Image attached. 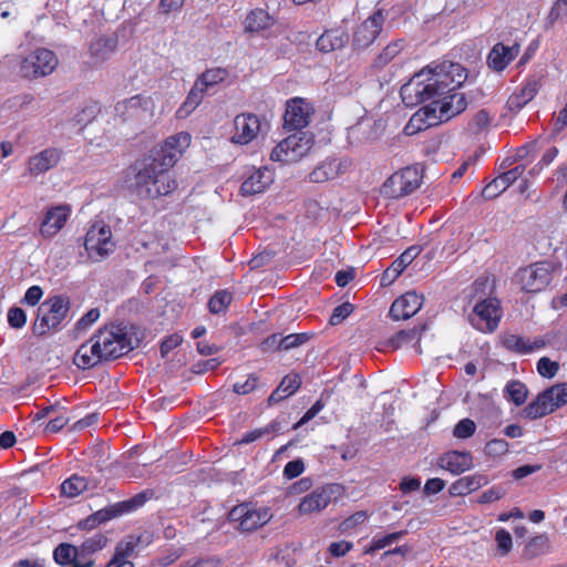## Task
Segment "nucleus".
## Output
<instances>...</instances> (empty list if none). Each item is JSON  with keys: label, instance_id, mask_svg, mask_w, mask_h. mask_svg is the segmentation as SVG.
<instances>
[{"label": "nucleus", "instance_id": "8fccbe9b", "mask_svg": "<svg viewBox=\"0 0 567 567\" xmlns=\"http://www.w3.org/2000/svg\"><path fill=\"white\" fill-rule=\"evenodd\" d=\"M107 544V537L101 533L86 538L82 545L81 550L83 554H93L103 549Z\"/></svg>", "mask_w": 567, "mask_h": 567}, {"label": "nucleus", "instance_id": "a878e982", "mask_svg": "<svg viewBox=\"0 0 567 567\" xmlns=\"http://www.w3.org/2000/svg\"><path fill=\"white\" fill-rule=\"evenodd\" d=\"M421 246H410L383 272L382 281L393 282L403 270L421 254Z\"/></svg>", "mask_w": 567, "mask_h": 567}, {"label": "nucleus", "instance_id": "c756f323", "mask_svg": "<svg viewBox=\"0 0 567 567\" xmlns=\"http://www.w3.org/2000/svg\"><path fill=\"white\" fill-rule=\"evenodd\" d=\"M488 483L487 476L484 474H472L460 477L450 486V494L453 496H464L477 491Z\"/></svg>", "mask_w": 567, "mask_h": 567}, {"label": "nucleus", "instance_id": "5fc2aeb1", "mask_svg": "<svg viewBox=\"0 0 567 567\" xmlns=\"http://www.w3.org/2000/svg\"><path fill=\"white\" fill-rule=\"evenodd\" d=\"M259 385V377L256 373H250L245 382H236L233 385V391L239 395H246L254 392Z\"/></svg>", "mask_w": 567, "mask_h": 567}, {"label": "nucleus", "instance_id": "f3484780", "mask_svg": "<svg viewBox=\"0 0 567 567\" xmlns=\"http://www.w3.org/2000/svg\"><path fill=\"white\" fill-rule=\"evenodd\" d=\"M449 120V115L445 113L440 115L437 111V103H430L421 110H419L409 121L404 127V132L408 135H412L419 131L426 130L427 127L435 126L442 122Z\"/></svg>", "mask_w": 567, "mask_h": 567}, {"label": "nucleus", "instance_id": "ddd939ff", "mask_svg": "<svg viewBox=\"0 0 567 567\" xmlns=\"http://www.w3.org/2000/svg\"><path fill=\"white\" fill-rule=\"evenodd\" d=\"M267 126L268 123L266 121L262 123L258 115L249 112L240 113L234 118L230 141L234 144L247 145L255 141Z\"/></svg>", "mask_w": 567, "mask_h": 567}, {"label": "nucleus", "instance_id": "6e6552de", "mask_svg": "<svg viewBox=\"0 0 567 567\" xmlns=\"http://www.w3.org/2000/svg\"><path fill=\"white\" fill-rule=\"evenodd\" d=\"M312 138L307 133L291 134L282 140L270 153V159L280 163H292L302 158L312 147Z\"/></svg>", "mask_w": 567, "mask_h": 567}, {"label": "nucleus", "instance_id": "f8f14e48", "mask_svg": "<svg viewBox=\"0 0 567 567\" xmlns=\"http://www.w3.org/2000/svg\"><path fill=\"white\" fill-rule=\"evenodd\" d=\"M384 20L383 10L378 9L358 24L352 32L353 50L360 51L372 45L383 30Z\"/></svg>", "mask_w": 567, "mask_h": 567}, {"label": "nucleus", "instance_id": "bf43d9fd", "mask_svg": "<svg viewBox=\"0 0 567 567\" xmlns=\"http://www.w3.org/2000/svg\"><path fill=\"white\" fill-rule=\"evenodd\" d=\"M559 370V364L556 361H551L547 357H542L537 362L538 373L547 379H551L556 375Z\"/></svg>", "mask_w": 567, "mask_h": 567}, {"label": "nucleus", "instance_id": "dca6fc26", "mask_svg": "<svg viewBox=\"0 0 567 567\" xmlns=\"http://www.w3.org/2000/svg\"><path fill=\"white\" fill-rule=\"evenodd\" d=\"M155 103L152 96L136 94L115 104V114L123 121L140 118L142 116H152Z\"/></svg>", "mask_w": 567, "mask_h": 567}, {"label": "nucleus", "instance_id": "338daca9", "mask_svg": "<svg viewBox=\"0 0 567 567\" xmlns=\"http://www.w3.org/2000/svg\"><path fill=\"white\" fill-rule=\"evenodd\" d=\"M305 472V464L302 460L289 461L284 467V476L288 480L296 478Z\"/></svg>", "mask_w": 567, "mask_h": 567}, {"label": "nucleus", "instance_id": "a18cd8bd", "mask_svg": "<svg viewBox=\"0 0 567 567\" xmlns=\"http://www.w3.org/2000/svg\"><path fill=\"white\" fill-rule=\"evenodd\" d=\"M491 114L485 109H482L468 122L467 130L473 134H480L491 125Z\"/></svg>", "mask_w": 567, "mask_h": 567}, {"label": "nucleus", "instance_id": "69168bd1", "mask_svg": "<svg viewBox=\"0 0 567 567\" xmlns=\"http://www.w3.org/2000/svg\"><path fill=\"white\" fill-rule=\"evenodd\" d=\"M353 548V544L348 540H340L331 543L328 547V551L332 557L340 558L344 557Z\"/></svg>", "mask_w": 567, "mask_h": 567}, {"label": "nucleus", "instance_id": "9b49d317", "mask_svg": "<svg viewBox=\"0 0 567 567\" xmlns=\"http://www.w3.org/2000/svg\"><path fill=\"white\" fill-rule=\"evenodd\" d=\"M84 247L93 261L106 258L115 249L112 230L109 225H93L85 235Z\"/></svg>", "mask_w": 567, "mask_h": 567}, {"label": "nucleus", "instance_id": "2eb2a0df", "mask_svg": "<svg viewBox=\"0 0 567 567\" xmlns=\"http://www.w3.org/2000/svg\"><path fill=\"white\" fill-rule=\"evenodd\" d=\"M339 488L337 484H326L317 487L301 498L297 508L298 513L300 515H310L323 511L332 501L333 495L339 492Z\"/></svg>", "mask_w": 567, "mask_h": 567}, {"label": "nucleus", "instance_id": "79ce46f5", "mask_svg": "<svg viewBox=\"0 0 567 567\" xmlns=\"http://www.w3.org/2000/svg\"><path fill=\"white\" fill-rule=\"evenodd\" d=\"M233 301V295L228 290L216 291L208 300V309L212 313L218 315L226 311Z\"/></svg>", "mask_w": 567, "mask_h": 567}, {"label": "nucleus", "instance_id": "7c9ffc66", "mask_svg": "<svg viewBox=\"0 0 567 567\" xmlns=\"http://www.w3.org/2000/svg\"><path fill=\"white\" fill-rule=\"evenodd\" d=\"M457 90L443 94L442 100L439 99L437 111L440 115L446 113L449 120L466 109V100L463 94L456 92Z\"/></svg>", "mask_w": 567, "mask_h": 567}, {"label": "nucleus", "instance_id": "c03bdc74", "mask_svg": "<svg viewBox=\"0 0 567 567\" xmlns=\"http://www.w3.org/2000/svg\"><path fill=\"white\" fill-rule=\"evenodd\" d=\"M555 411L567 403V383H559L545 390Z\"/></svg>", "mask_w": 567, "mask_h": 567}, {"label": "nucleus", "instance_id": "de8ad7c7", "mask_svg": "<svg viewBox=\"0 0 567 567\" xmlns=\"http://www.w3.org/2000/svg\"><path fill=\"white\" fill-rule=\"evenodd\" d=\"M540 87V78L532 75L524 81L523 86L517 91L524 99L527 100V102H530L536 96Z\"/></svg>", "mask_w": 567, "mask_h": 567}, {"label": "nucleus", "instance_id": "aec40b11", "mask_svg": "<svg viewBox=\"0 0 567 567\" xmlns=\"http://www.w3.org/2000/svg\"><path fill=\"white\" fill-rule=\"evenodd\" d=\"M423 296L409 291L396 298L390 308V317L395 320H408L422 308Z\"/></svg>", "mask_w": 567, "mask_h": 567}, {"label": "nucleus", "instance_id": "72a5a7b5", "mask_svg": "<svg viewBox=\"0 0 567 567\" xmlns=\"http://www.w3.org/2000/svg\"><path fill=\"white\" fill-rule=\"evenodd\" d=\"M405 41L403 39H396L385 45L381 52L374 58L372 68L375 70L384 69L391 63L403 50Z\"/></svg>", "mask_w": 567, "mask_h": 567}, {"label": "nucleus", "instance_id": "0e129e2a", "mask_svg": "<svg viewBox=\"0 0 567 567\" xmlns=\"http://www.w3.org/2000/svg\"><path fill=\"white\" fill-rule=\"evenodd\" d=\"M99 112H100V107H99L97 103H91V104L86 105L85 107H83L81 110V112H79L76 114V122L79 124L86 125L90 122H92L93 118H95V116L97 115Z\"/></svg>", "mask_w": 567, "mask_h": 567}, {"label": "nucleus", "instance_id": "7ed1b4c3", "mask_svg": "<svg viewBox=\"0 0 567 567\" xmlns=\"http://www.w3.org/2000/svg\"><path fill=\"white\" fill-rule=\"evenodd\" d=\"M70 308V300L65 296L47 298L37 309L35 319L31 324L32 334L42 338L62 330Z\"/></svg>", "mask_w": 567, "mask_h": 567}, {"label": "nucleus", "instance_id": "37998d69", "mask_svg": "<svg viewBox=\"0 0 567 567\" xmlns=\"http://www.w3.org/2000/svg\"><path fill=\"white\" fill-rule=\"evenodd\" d=\"M227 75H228V72L226 69L215 68V69L206 70L204 73H202L198 76V79L196 81L204 89L208 90L210 86H214V85L219 84L223 81H225Z\"/></svg>", "mask_w": 567, "mask_h": 567}, {"label": "nucleus", "instance_id": "473e14b6", "mask_svg": "<svg viewBox=\"0 0 567 567\" xmlns=\"http://www.w3.org/2000/svg\"><path fill=\"white\" fill-rule=\"evenodd\" d=\"M553 408L545 391L540 392L534 401L524 408V415L529 420H536L553 413Z\"/></svg>", "mask_w": 567, "mask_h": 567}, {"label": "nucleus", "instance_id": "49530a36", "mask_svg": "<svg viewBox=\"0 0 567 567\" xmlns=\"http://www.w3.org/2000/svg\"><path fill=\"white\" fill-rule=\"evenodd\" d=\"M279 424L277 422H271L265 427L255 429L249 431L243 435V437L238 441V444H249L252 443L266 434L275 433L278 431Z\"/></svg>", "mask_w": 567, "mask_h": 567}, {"label": "nucleus", "instance_id": "a211bd4d", "mask_svg": "<svg viewBox=\"0 0 567 567\" xmlns=\"http://www.w3.org/2000/svg\"><path fill=\"white\" fill-rule=\"evenodd\" d=\"M71 215L69 205H56L47 209L40 224L39 233L45 238L54 237L66 224Z\"/></svg>", "mask_w": 567, "mask_h": 567}, {"label": "nucleus", "instance_id": "2f4dec72", "mask_svg": "<svg viewBox=\"0 0 567 567\" xmlns=\"http://www.w3.org/2000/svg\"><path fill=\"white\" fill-rule=\"evenodd\" d=\"M78 548L71 544H60L53 551L54 561L61 566L71 565V567H92L94 561L81 563L76 559Z\"/></svg>", "mask_w": 567, "mask_h": 567}, {"label": "nucleus", "instance_id": "e433bc0d", "mask_svg": "<svg viewBox=\"0 0 567 567\" xmlns=\"http://www.w3.org/2000/svg\"><path fill=\"white\" fill-rule=\"evenodd\" d=\"M206 91L207 90L199 85V83L196 81L188 95L186 96L185 102L177 110V115L179 117H184L193 112L202 103Z\"/></svg>", "mask_w": 567, "mask_h": 567}, {"label": "nucleus", "instance_id": "6ab92c4d", "mask_svg": "<svg viewBox=\"0 0 567 567\" xmlns=\"http://www.w3.org/2000/svg\"><path fill=\"white\" fill-rule=\"evenodd\" d=\"M103 362L106 360L94 334L78 348L73 357V363L81 370L92 369Z\"/></svg>", "mask_w": 567, "mask_h": 567}, {"label": "nucleus", "instance_id": "393cba45", "mask_svg": "<svg viewBox=\"0 0 567 567\" xmlns=\"http://www.w3.org/2000/svg\"><path fill=\"white\" fill-rule=\"evenodd\" d=\"M439 465L457 475L473 466V456L470 452L450 451L440 457Z\"/></svg>", "mask_w": 567, "mask_h": 567}, {"label": "nucleus", "instance_id": "bb28decb", "mask_svg": "<svg viewBox=\"0 0 567 567\" xmlns=\"http://www.w3.org/2000/svg\"><path fill=\"white\" fill-rule=\"evenodd\" d=\"M272 173L267 167L256 169L243 182L240 192L244 196L262 193L272 183Z\"/></svg>", "mask_w": 567, "mask_h": 567}, {"label": "nucleus", "instance_id": "c9c22d12", "mask_svg": "<svg viewBox=\"0 0 567 567\" xmlns=\"http://www.w3.org/2000/svg\"><path fill=\"white\" fill-rule=\"evenodd\" d=\"M272 24V18L267 10L255 9L251 10L246 17V31L258 32L265 30Z\"/></svg>", "mask_w": 567, "mask_h": 567}, {"label": "nucleus", "instance_id": "09e8293b", "mask_svg": "<svg viewBox=\"0 0 567 567\" xmlns=\"http://www.w3.org/2000/svg\"><path fill=\"white\" fill-rule=\"evenodd\" d=\"M509 444L504 439H493L485 444L484 453L491 457H501L507 454Z\"/></svg>", "mask_w": 567, "mask_h": 567}, {"label": "nucleus", "instance_id": "39448f33", "mask_svg": "<svg viewBox=\"0 0 567 567\" xmlns=\"http://www.w3.org/2000/svg\"><path fill=\"white\" fill-rule=\"evenodd\" d=\"M423 174L416 165L405 166L391 176L380 187L384 198L401 199L414 193L422 184Z\"/></svg>", "mask_w": 567, "mask_h": 567}, {"label": "nucleus", "instance_id": "5701e85b", "mask_svg": "<svg viewBox=\"0 0 567 567\" xmlns=\"http://www.w3.org/2000/svg\"><path fill=\"white\" fill-rule=\"evenodd\" d=\"M62 152L59 148L50 147L41 151L28 161V171L32 176H39L58 165Z\"/></svg>", "mask_w": 567, "mask_h": 567}, {"label": "nucleus", "instance_id": "052dcab7", "mask_svg": "<svg viewBox=\"0 0 567 567\" xmlns=\"http://www.w3.org/2000/svg\"><path fill=\"white\" fill-rule=\"evenodd\" d=\"M352 311L353 305L350 302H344L337 306L329 318V323L331 326L340 324L344 319H347L351 315Z\"/></svg>", "mask_w": 567, "mask_h": 567}, {"label": "nucleus", "instance_id": "c85d7f7f", "mask_svg": "<svg viewBox=\"0 0 567 567\" xmlns=\"http://www.w3.org/2000/svg\"><path fill=\"white\" fill-rule=\"evenodd\" d=\"M301 386V378L298 373L287 374L282 378L279 385L268 398V405H275L282 400L295 394Z\"/></svg>", "mask_w": 567, "mask_h": 567}, {"label": "nucleus", "instance_id": "20e7f679", "mask_svg": "<svg viewBox=\"0 0 567 567\" xmlns=\"http://www.w3.org/2000/svg\"><path fill=\"white\" fill-rule=\"evenodd\" d=\"M274 514L268 506H258L252 502H244L234 506L228 513V520L241 534H251L267 525Z\"/></svg>", "mask_w": 567, "mask_h": 567}, {"label": "nucleus", "instance_id": "ea45409f", "mask_svg": "<svg viewBox=\"0 0 567 567\" xmlns=\"http://www.w3.org/2000/svg\"><path fill=\"white\" fill-rule=\"evenodd\" d=\"M408 534V530L406 529H402V530H399V532H393V533H390V534H386L382 537H373L370 545L368 547L364 548V554L365 555H373L375 551L380 550V549H383L388 546H390L391 544L400 540L401 538H403L405 535Z\"/></svg>", "mask_w": 567, "mask_h": 567}, {"label": "nucleus", "instance_id": "3c124183", "mask_svg": "<svg viewBox=\"0 0 567 567\" xmlns=\"http://www.w3.org/2000/svg\"><path fill=\"white\" fill-rule=\"evenodd\" d=\"M546 546L547 537L543 535L533 537L525 546L524 555L527 558H534L536 556L544 554Z\"/></svg>", "mask_w": 567, "mask_h": 567}, {"label": "nucleus", "instance_id": "774afa93", "mask_svg": "<svg viewBox=\"0 0 567 567\" xmlns=\"http://www.w3.org/2000/svg\"><path fill=\"white\" fill-rule=\"evenodd\" d=\"M567 14V2H554L547 17L546 25L551 27L558 19Z\"/></svg>", "mask_w": 567, "mask_h": 567}, {"label": "nucleus", "instance_id": "423d86ee", "mask_svg": "<svg viewBox=\"0 0 567 567\" xmlns=\"http://www.w3.org/2000/svg\"><path fill=\"white\" fill-rule=\"evenodd\" d=\"M104 354V360H116L133 350L130 336L120 324L105 326L94 333Z\"/></svg>", "mask_w": 567, "mask_h": 567}, {"label": "nucleus", "instance_id": "4d7b16f0", "mask_svg": "<svg viewBox=\"0 0 567 567\" xmlns=\"http://www.w3.org/2000/svg\"><path fill=\"white\" fill-rule=\"evenodd\" d=\"M475 430V422L468 417H465L454 426L453 435L457 439H468L473 436Z\"/></svg>", "mask_w": 567, "mask_h": 567}, {"label": "nucleus", "instance_id": "cd10ccee", "mask_svg": "<svg viewBox=\"0 0 567 567\" xmlns=\"http://www.w3.org/2000/svg\"><path fill=\"white\" fill-rule=\"evenodd\" d=\"M349 41V35L342 28L326 30L317 40L316 45L320 52L329 53L342 49Z\"/></svg>", "mask_w": 567, "mask_h": 567}, {"label": "nucleus", "instance_id": "864d4df0", "mask_svg": "<svg viewBox=\"0 0 567 567\" xmlns=\"http://www.w3.org/2000/svg\"><path fill=\"white\" fill-rule=\"evenodd\" d=\"M416 338V331L412 330H400L388 340V346L392 350L401 348L403 344L413 341Z\"/></svg>", "mask_w": 567, "mask_h": 567}, {"label": "nucleus", "instance_id": "412c9836", "mask_svg": "<svg viewBox=\"0 0 567 567\" xmlns=\"http://www.w3.org/2000/svg\"><path fill=\"white\" fill-rule=\"evenodd\" d=\"M519 44L514 43L511 47L505 45L502 42L496 43L487 55V65L496 71H504L509 63L518 55Z\"/></svg>", "mask_w": 567, "mask_h": 567}, {"label": "nucleus", "instance_id": "603ef678", "mask_svg": "<svg viewBox=\"0 0 567 567\" xmlns=\"http://www.w3.org/2000/svg\"><path fill=\"white\" fill-rule=\"evenodd\" d=\"M499 556H506L513 547V538L508 530L501 528L495 534Z\"/></svg>", "mask_w": 567, "mask_h": 567}, {"label": "nucleus", "instance_id": "b1692460", "mask_svg": "<svg viewBox=\"0 0 567 567\" xmlns=\"http://www.w3.org/2000/svg\"><path fill=\"white\" fill-rule=\"evenodd\" d=\"M349 166L347 159L328 158L320 163L310 174L309 179L312 183H324L337 178Z\"/></svg>", "mask_w": 567, "mask_h": 567}, {"label": "nucleus", "instance_id": "f704fd0d", "mask_svg": "<svg viewBox=\"0 0 567 567\" xmlns=\"http://www.w3.org/2000/svg\"><path fill=\"white\" fill-rule=\"evenodd\" d=\"M89 488V481L84 476L78 474L71 475L63 481L60 486L61 495L68 498H74Z\"/></svg>", "mask_w": 567, "mask_h": 567}, {"label": "nucleus", "instance_id": "f03ea898", "mask_svg": "<svg viewBox=\"0 0 567 567\" xmlns=\"http://www.w3.org/2000/svg\"><path fill=\"white\" fill-rule=\"evenodd\" d=\"M467 78L458 63L444 62L435 68H424L401 86L402 102L410 107L430 101L437 103L445 93L460 89Z\"/></svg>", "mask_w": 567, "mask_h": 567}, {"label": "nucleus", "instance_id": "4be33fe9", "mask_svg": "<svg viewBox=\"0 0 567 567\" xmlns=\"http://www.w3.org/2000/svg\"><path fill=\"white\" fill-rule=\"evenodd\" d=\"M503 347L517 354H529L536 350L546 347V341L542 337H536L534 340H529L519 334L508 333L502 339Z\"/></svg>", "mask_w": 567, "mask_h": 567}, {"label": "nucleus", "instance_id": "4468645a", "mask_svg": "<svg viewBox=\"0 0 567 567\" xmlns=\"http://www.w3.org/2000/svg\"><path fill=\"white\" fill-rule=\"evenodd\" d=\"M315 109L302 97H293L287 102L284 115V127L288 131H301L310 123Z\"/></svg>", "mask_w": 567, "mask_h": 567}, {"label": "nucleus", "instance_id": "a19ab883", "mask_svg": "<svg viewBox=\"0 0 567 567\" xmlns=\"http://www.w3.org/2000/svg\"><path fill=\"white\" fill-rule=\"evenodd\" d=\"M153 491H143L126 501L117 502L116 506L120 508L121 515L131 513L142 507L153 496Z\"/></svg>", "mask_w": 567, "mask_h": 567}, {"label": "nucleus", "instance_id": "680f3d73", "mask_svg": "<svg viewBox=\"0 0 567 567\" xmlns=\"http://www.w3.org/2000/svg\"><path fill=\"white\" fill-rule=\"evenodd\" d=\"M506 189L507 187L505 186L504 181L501 176H497L483 188L482 195L486 199H493Z\"/></svg>", "mask_w": 567, "mask_h": 567}, {"label": "nucleus", "instance_id": "f257e3e1", "mask_svg": "<svg viewBox=\"0 0 567 567\" xmlns=\"http://www.w3.org/2000/svg\"><path fill=\"white\" fill-rule=\"evenodd\" d=\"M190 134L181 132L167 137L148 156L135 161L124 172V184L141 199H156L172 194L177 181L169 173L190 145Z\"/></svg>", "mask_w": 567, "mask_h": 567}, {"label": "nucleus", "instance_id": "13d9d810", "mask_svg": "<svg viewBox=\"0 0 567 567\" xmlns=\"http://www.w3.org/2000/svg\"><path fill=\"white\" fill-rule=\"evenodd\" d=\"M309 339L307 333H291L280 338L279 349L289 350L306 343Z\"/></svg>", "mask_w": 567, "mask_h": 567}, {"label": "nucleus", "instance_id": "e2e57ef3", "mask_svg": "<svg viewBox=\"0 0 567 567\" xmlns=\"http://www.w3.org/2000/svg\"><path fill=\"white\" fill-rule=\"evenodd\" d=\"M93 516L95 517L97 524L100 525V524L111 520L117 516H121V511L116 506V503H115L113 505H110L107 507H104L102 509L94 512Z\"/></svg>", "mask_w": 567, "mask_h": 567}, {"label": "nucleus", "instance_id": "1a4fd4ad", "mask_svg": "<svg viewBox=\"0 0 567 567\" xmlns=\"http://www.w3.org/2000/svg\"><path fill=\"white\" fill-rule=\"evenodd\" d=\"M555 265L548 260H540L519 269L517 277L522 288L526 292H540L553 280Z\"/></svg>", "mask_w": 567, "mask_h": 567}, {"label": "nucleus", "instance_id": "4c0bfd02", "mask_svg": "<svg viewBox=\"0 0 567 567\" xmlns=\"http://www.w3.org/2000/svg\"><path fill=\"white\" fill-rule=\"evenodd\" d=\"M117 47V40L113 38H99L90 45V52L99 61L106 60Z\"/></svg>", "mask_w": 567, "mask_h": 567}, {"label": "nucleus", "instance_id": "58836bf2", "mask_svg": "<svg viewBox=\"0 0 567 567\" xmlns=\"http://www.w3.org/2000/svg\"><path fill=\"white\" fill-rule=\"evenodd\" d=\"M528 395L527 386L517 380L508 382L504 390V398L513 402L516 406L523 405Z\"/></svg>", "mask_w": 567, "mask_h": 567}, {"label": "nucleus", "instance_id": "9d476101", "mask_svg": "<svg viewBox=\"0 0 567 567\" xmlns=\"http://www.w3.org/2000/svg\"><path fill=\"white\" fill-rule=\"evenodd\" d=\"M56 54L41 48L29 53L20 63V73L25 79H38L51 74L58 66Z\"/></svg>", "mask_w": 567, "mask_h": 567}, {"label": "nucleus", "instance_id": "6e6d98bb", "mask_svg": "<svg viewBox=\"0 0 567 567\" xmlns=\"http://www.w3.org/2000/svg\"><path fill=\"white\" fill-rule=\"evenodd\" d=\"M8 324L12 329H21L27 323V313L20 307H11L7 315Z\"/></svg>", "mask_w": 567, "mask_h": 567}, {"label": "nucleus", "instance_id": "0eeeda50", "mask_svg": "<svg viewBox=\"0 0 567 567\" xmlns=\"http://www.w3.org/2000/svg\"><path fill=\"white\" fill-rule=\"evenodd\" d=\"M502 317L499 299L489 297L476 302L470 316V322L476 330L491 333L498 328Z\"/></svg>", "mask_w": 567, "mask_h": 567}]
</instances>
